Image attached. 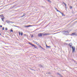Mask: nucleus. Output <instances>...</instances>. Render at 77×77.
I'll return each mask as SVG.
<instances>
[{
	"instance_id": "obj_1",
	"label": "nucleus",
	"mask_w": 77,
	"mask_h": 77,
	"mask_svg": "<svg viewBox=\"0 0 77 77\" xmlns=\"http://www.w3.org/2000/svg\"><path fill=\"white\" fill-rule=\"evenodd\" d=\"M51 34L47 33H40L38 34V36L39 37H42V36H46V35H51Z\"/></svg>"
},
{
	"instance_id": "obj_2",
	"label": "nucleus",
	"mask_w": 77,
	"mask_h": 77,
	"mask_svg": "<svg viewBox=\"0 0 77 77\" xmlns=\"http://www.w3.org/2000/svg\"><path fill=\"white\" fill-rule=\"evenodd\" d=\"M28 44H30V45H31L32 46V47H34L35 48H37V47L36 46H35V45H34L32 43H31L29 42L28 43Z\"/></svg>"
},
{
	"instance_id": "obj_3",
	"label": "nucleus",
	"mask_w": 77,
	"mask_h": 77,
	"mask_svg": "<svg viewBox=\"0 0 77 77\" xmlns=\"http://www.w3.org/2000/svg\"><path fill=\"white\" fill-rule=\"evenodd\" d=\"M62 3H63V5H64L65 6L66 10V11H67V8H66V3H64V2H63Z\"/></svg>"
},
{
	"instance_id": "obj_4",
	"label": "nucleus",
	"mask_w": 77,
	"mask_h": 77,
	"mask_svg": "<svg viewBox=\"0 0 77 77\" xmlns=\"http://www.w3.org/2000/svg\"><path fill=\"white\" fill-rule=\"evenodd\" d=\"M72 51L73 52V53H74V52H75V47H74L73 48V47H72Z\"/></svg>"
},
{
	"instance_id": "obj_5",
	"label": "nucleus",
	"mask_w": 77,
	"mask_h": 77,
	"mask_svg": "<svg viewBox=\"0 0 77 77\" xmlns=\"http://www.w3.org/2000/svg\"><path fill=\"white\" fill-rule=\"evenodd\" d=\"M63 32H64V34H65V35H67V34L68 33V30H65L63 31Z\"/></svg>"
},
{
	"instance_id": "obj_6",
	"label": "nucleus",
	"mask_w": 77,
	"mask_h": 77,
	"mask_svg": "<svg viewBox=\"0 0 77 77\" xmlns=\"http://www.w3.org/2000/svg\"><path fill=\"white\" fill-rule=\"evenodd\" d=\"M38 66L39 67H40V68H43V66L41 64H38Z\"/></svg>"
},
{
	"instance_id": "obj_7",
	"label": "nucleus",
	"mask_w": 77,
	"mask_h": 77,
	"mask_svg": "<svg viewBox=\"0 0 77 77\" xmlns=\"http://www.w3.org/2000/svg\"><path fill=\"white\" fill-rule=\"evenodd\" d=\"M72 45L71 43H70L69 44V47H70L71 48V46H72Z\"/></svg>"
},
{
	"instance_id": "obj_8",
	"label": "nucleus",
	"mask_w": 77,
	"mask_h": 77,
	"mask_svg": "<svg viewBox=\"0 0 77 77\" xmlns=\"http://www.w3.org/2000/svg\"><path fill=\"white\" fill-rule=\"evenodd\" d=\"M60 14H62V16H65V15L64 14H63V13L61 12H60Z\"/></svg>"
},
{
	"instance_id": "obj_9",
	"label": "nucleus",
	"mask_w": 77,
	"mask_h": 77,
	"mask_svg": "<svg viewBox=\"0 0 77 77\" xmlns=\"http://www.w3.org/2000/svg\"><path fill=\"white\" fill-rule=\"evenodd\" d=\"M0 17H1V18H5L4 16H3V14L0 15Z\"/></svg>"
},
{
	"instance_id": "obj_10",
	"label": "nucleus",
	"mask_w": 77,
	"mask_h": 77,
	"mask_svg": "<svg viewBox=\"0 0 77 77\" xmlns=\"http://www.w3.org/2000/svg\"><path fill=\"white\" fill-rule=\"evenodd\" d=\"M39 47L40 48H42V50H45V49L44 48H42L41 45H39Z\"/></svg>"
},
{
	"instance_id": "obj_11",
	"label": "nucleus",
	"mask_w": 77,
	"mask_h": 77,
	"mask_svg": "<svg viewBox=\"0 0 77 77\" xmlns=\"http://www.w3.org/2000/svg\"><path fill=\"white\" fill-rule=\"evenodd\" d=\"M76 33L74 32L72 34V35H77V34H76Z\"/></svg>"
},
{
	"instance_id": "obj_12",
	"label": "nucleus",
	"mask_w": 77,
	"mask_h": 77,
	"mask_svg": "<svg viewBox=\"0 0 77 77\" xmlns=\"http://www.w3.org/2000/svg\"><path fill=\"white\" fill-rule=\"evenodd\" d=\"M46 47H47L48 48H50L51 47V46H48L47 45H46Z\"/></svg>"
},
{
	"instance_id": "obj_13",
	"label": "nucleus",
	"mask_w": 77,
	"mask_h": 77,
	"mask_svg": "<svg viewBox=\"0 0 77 77\" xmlns=\"http://www.w3.org/2000/svg\"><path fill=\"white\" fill-rule=\"evenodd\" d=\"M4 18H5L4 17H2L1 18L2 21H3V22L5 21V20H4Z\"/></svg>"
},
{
	"instance_id": "obj_14",
	"label": "nucleus",
	"mask_w": 77,
	"mask_h": 77,
	"mask_svg": "<svg viewBox=\"0 0 77 77\" xmlns=\"http://www.w3.org/2000/svg\"><path fill=\"white\" fill-rule=\"evenodd\" d=\"M25 15H26V14L25 13L23 14V15L22 16H21V17H24V16H25Z\"/></svg>"
},
{
	"instance_id": "obj_15",
	"label": "nucleus",
	"mask_w": 77,
	"mask_h": 77,
	"mask_svg": "<svg viewBox=\"0 0 77 77\" xmlns=\"http://www.w3.org/2000/svg\"><path fill=\"white\" fill-rule=\"evenodd\" d=\"M6 23H10V21L9 20H6Z\"/></svg>"
},
{
	"instance_id": "obj_16",
	"label": "nucleus",
	"mask_w": 77,
	"mask_h": 77,
	"mask_svg": "<svg viewBox=\"0 0 77 77\" xmlns=\"http://www.w3.org/2000/svg\"><path fill=\"white\" fill-rule=\"evenodd\" d=\"M72 6H69V8L70 9H72Z\"/></svg>"
},
{
	"instance_id": "obj_17",
	"label": "nucleus",
	"mask_w": 77,
	"mask_h": 77,
	"mask_svg": "<svg viewBox=\"0 0 77 77\" xmlns=\"http://www.w3.org/2000/svg\"><path fill=\"white\" fill-rule=\"evenodd\" d=\"M48 2H50V3H51V1H50V0H47Z\"/></svg>"
},
{
	"instance_id": "obj_18",
	"label": "nucleus",
	"mask_w": 77,
	"mask_h": 77,
	"mask_svg": "<svg viewBox=\"0 0 77 77\" xmlns=\"http://www.w3.org/2000/svg\"><path fill=\"white\" fill-rule=\"evenodd\" d=\"M10 32H13V30L11 29Z\"/></svg>"
},
{
	"instance_id": "obj_19",
	"label": "nucleus",
	"mask_w": 77,
	"mask_h": 77,
	"mask_svg": "<svg viewBox=\"0 0 77 77\" xmlns=\"http://www.w3.org/2000/svg\"><path fill=\"white\" fill-rule=\"evenodd\" d=\"M57 74L58 75H60V74L59 73H57Z\"/></svg>"
},
{
	"instance_id": "obj_20",
	"label": "nucleus",
	"mask_w": 77,
	"mask_h": 77,
	"mask_svg": "<svg viewBox=\"0 0 77 77\" xmlns=\"http://www.w3.org/2000/svg\"><path fill=\"white\" fill-rule=\"evenodd\" d=\"M2 30H4V29H5V27H2Z\"/></svg>"
},
{
	"instance_id": "obj_21",
	"label": "nucleus",
	"mask_w": 77,
	"mask_h": 77,
	"mask_svg": "<svg viewBox=\"0 0 77 77\" xmlns=\"http://www.w3.org/2000/svg\"><path fill=\"white\" fill-rule=\"evenodd\" d=\"M33 42H34V43H36V42H35V41H33Z\"/></svg>"
},
{
	"instance_id": "obj_22",
	"label": "nucleus",
	"mask_w": 77,
	"mask_h": 77,
	"mask_svg": "<svg viewBox=\"0 0 77 77\" xmlns=\"http://www.w3.org/2000/svg\"><path fill=\"white\" fill-rule=\"evenodd\" d=\"M67 44H66V43H64V45H67Z\"/></svg>"
},
{
	"instance_id": "obj_23",
	"label": "nucleus",
	"mask_w": 77,
	"mask_h": 77,
	"mask_svg": "<svg viewBox=\"0 0 77 77\" xmlns=\"http://www.w3.org/2000/svg\"><path fill=\"white\" fill-rule=\"evenodd\" d=\"M57 12H60L57 9Z\"/></svg>"
},
{
	"instance_id": "obj_24",
	"label": "nucleus",
	"mask_w": 77,
	"mask_h": 77,
	"mask_svg": "<svg viewBox=\"0 0 77 77\" xmlns=\"http://www.w3.org/2000/svg\"><path fill=\"white\" fill-rule=\"evenodd\" d=\"M60 77H63V76H62V75H61V74H60Z\"/></svg>"
},
{
	"instance_id": "obj_25",
	"label": "nucleus",
	"mask_w": 77,
	"mask_h": 77,
	"mask_svg": "<svg viewBox=\"0 0 77 77\" xmlns=\"http://www.w3.org/2000/svg\"><path fill=\"white\" fill-rule=\"evenodd\" d=\"M8 30V28H5V30Z\"/></svg>"
},
{
	"instance_id": "obj_26",
	"label": "nucleus",
	"mask_w": 77,
	"mask_h": 77,
	"mask_svg": "<svg viewBox=\"0 0 77 77\" xmlns=\"http://www.w3.org/2000/svg\"><path fill=\"white\" fill-rule=\"evenodd\" d=\"M37 45H38V46H39V45H39V44H38V43L37 44Z\"/></svg>"
},
{
	"instance_id": "obj_27",
	"label": "nucleus",
	"mask_w": 77,
	"mask_h": 77,
	"mask_svg": "<svg viewBox=\"0 0 77 77\" xmlns=\"http://www.w3.org/2000/svg\"><path fill=\"white\" fill-rule=\"evenodd\" d=\"M21 36H22V35H23V32L21 33Z\"/></svg>"
},
{
	"instance_id": "obj_28",
	"label": "nucleus",
	"mask_w": 77,
	"mask_h": 77,
	"mask_svg": "<svg viewBox=\"0 0 77 77\" xmlns=\"http://www.w3.org/2000/svg\"><path fill=\"white\" fill-rule=\"evenodd\" d=\"M33 35H31V38H33Z\"/></svg>"
},
{
	"instance_id": "obj_29",
	"label": "nucleus",
	"mask_w": 77,
	"mask_h": 77,
	"mask_svg": "<svg viewBox=\"0 0 77 77\" xmlns=\"http://www.w3.org/2000/svg\"><path fill=\"white\" fill-rule=\"evenodd\" d=\"M35 44H36V45H37V44H38V42H36L35 43Z\"/></svg>"
},
{
	"instance_id": "obj_30",
	"label": "nucleus",
	"mask_w": 77,
	"mask_h": 77,
	"mask_svg": "<svg viewBox=\"0 0 77 77\" xmlns=\"http://www.w3.org/2000/svg\"><path fill=\"white\" fill-rule=\"evenodd\" d=\"M0 27H2V25H0Z\"/></svg>"
},
{
	"instance_id": "obj_31",
	"label": "nucleus",
	"mask_w": 77,
	"mask_h": 77,
	"mask_svg": "<svg viewBox=\"0 0 77 77\" xmlns=\"http://www.w3.org/2000/svg\"><path fill=\"white\" fill-rule=\"evenodd\" d=\"M19 35H21V32H19Z\"/></svg>"
},
{
	"instance_id": "obj_32",
	"label": "nucleus",
	"mask_w": 77,
	"mask_h": 77,
	"mask_svg": "<svg viewBox=\"0 0 77 77\" xmlns=\"http://www.w3.org/2000/svg\"><path fill=\"white\" fill-rule=\"evenodd\" d=\"M31 69V70H32V71H33V69Z\"/></svg>"
},
{
	"instance_id": "obj_33",
	"label": "nucleus",
	"mask_w": 77,
	"mask_h": 77,
	"mask_svg": "<svg viewBox=\"0 0 77 77\" xmlns=\"http://www.w3.org/2000/svg\"><path fill=\"white\" fill-rule=\"evenodd\" d=\"M31 26H32V25H29L28 27H31Z\"/></svg>"
},
{
	"instance_id": "obj_34",
	"label": "nucleus",
	"mask_w": 77,
	"mask_h": 77,
	"mask_svg": "<svg viewBox=\"0 0 77 77\" xmlns=\"http://www.w3.org/2000/svg\"><path fill=\"white\" fill-rule=\"evenodd\" d=\"M55 33L54 34H53V35H54V34H56L57 33Z\"/></svg>"
},
{
	"instance_id": "obj_35",
	"label": "nucleus",
	"mask_w": 77,
	"mask_h": 77,
	"mask_svg": "<svg viewBox=\"0 0 77 77\" xmlns=\"http://www.w3.org/2000/svg\"><path fill=\"white\" fill-rule=\"evenodd\" d=\"M48 74H50V72H48Z\"/></svg>"
},
{
	"instance_id": "obj_36",
	"label": "nucleus",
	"mask_w": 77,
	"mask_h": 77,
	"mask_svg": "<svg viewBox=\"0 0 77 77\" xmlns=\"http://www.w3.org/2000/svg\"><path fill=\"white\" fill-rule=\"evenodd\" d=\"M26 27H29V26H26Z\"/></svg>"
},
{
	"instance_id": "obj_37",
	"label": "nucleus",
	"mask_w": 77,
	"mask_h": 77,
	"mask_svg": "<svg viewBox=\"0 0 77 77\" xmlns=\"http://www.w3.org/2000/svg\"><path fill=\"white\" fill-rule=\"evenodd\" d=\"M55 9H56V10H57V8H55Z\"/></svg>"
},
{
	"instance_id": "obj_38",
	"label": "nucleus",
	"mask_w": 77,
	"mask_h": 77,
	"mask_svg": "<svg viewBox=\"0 0 77 77\" xmlns=\"http://www.w3.org/2000/svg\"><path fill=\"white\" fill-rule=\"evenodd\" d=\"M24 36H26V34H24Z\"/></svg>"
},
{
	"instance_id": "obj_39",
	"label": "nucleus",
	"mask_w": 77,
	"mask_h": 77,
	"mask_svg": "<svg viewBox=\"0 0 77 77\" xmlns=\"http://www.w3.org/2000/svg\"><path fill=\"white\" fill-rule=\"evenodd\" d=\"M42 8H45V7H43V6H42Z\"/></svg>"
},
{
	"instance_id": "obj_40",
	"label": "nucleus",
	"mask_w": 77,
	"mask_h": 77,
	"mask_svg": "<svg viewBox=\"0 0 77 77\" xmlns=\"http://www.w3.org/2000/svg\"><path fill=\"white\" fill-rule=\"evenodd\" d=\"M17 27H19V26H17Z\"/></svg>"
},
{
	"instance_id": "obj_41",
	"label": "nucleus",
	"mask_w": 77,
	"mask_h": 77,
	"mask_svg": "<svg viewBox=\"0 0 77 77\" xmlns=\"http://www.w3.org/2000/svg\"><path fill=\"white\" fill-rule=\"evenodd\" d=\"M54 8H55H55H56V7H54Z\"/></svg>"
},
{
	"instance_id": "obj_42",
	"label": "nucleus",
	"mask_w": 77,
	"mask_h": 77,
	"mask_svg": "<svg viewBox=\"0 0 77 77\" xmlns=\"http://www.w3.org/2000/svg\"><path fill=\"white\" fill-rule=\"evenodd\" d=\"M14 27H17V26H14Z\"/></svg>"
},
{
	"instance_id": "obj_43",
	"label": "nucleus",
	"mask_w": 77,
	"mask_h": 77,
	"mask_svg": "<svg viewBox=\"0 0 77 77\" xmlns=\"http://www.w3.org/2000/svg\"><path fill=\"white\" fill-rule=\"evenodd\" d=\"M0 35H1V33H0Z\"/></svg>"
},
{
	"instance_id": "obj_44",
	"label": "nucleus",
	"mask_w": 77,
	"mask_h": 77,
	"mask_svg": "<svg viewBox=\"0 0 77 77\" xmlns=\"http://www.w3.org/2000/svg\"><path fill=\"white\" fill-rule=\"evenodd\" d=\"M66 41H68V40H66Z\"/></svg>"
},
{
	"instance_id": "obj_45",
	"label": "nucleus",
	"mask_w": 77,
	"mask_h": 77,
	"mask_svg": "<svg viewBox=\"0 0 77 77\" xmlns=\"http://www.w3.org/2000/svg\"><path fill=\"white\" fill-rule=\"evenodd\" d=\"M6 47H8V46H6Z\"/></svg>"
}]
</instances>
